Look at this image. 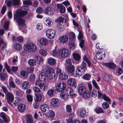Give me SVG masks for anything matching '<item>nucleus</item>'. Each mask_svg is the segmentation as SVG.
<instances>
[{"label":"nucleus","instance_id":"25","mask_svg":"<svg viewBox=\"0 0 123 123\" xmlns=\"http://www.w3.org/2000/svg\"><path fill=\"white\" fill-rule=\"evenodd\" d=\"M47 62L48 64L51 65H53L56 63L55 60L53 58H49L48 59Z\"/></svg>","mask_w":123,"mask_h":123},{"label":"nucleus","instance_id":"47","mask_svg":"<svg viewBox=\"0 0 123 123\" xmlns=\"http://www.w3.org/2000/svg\"><path fill=\"white\" fill-rule=\"evenodd\" d=\"M102 106L103 108L105 109L108 108L109 107V105L106 102H104L102 104Z\"/></svg>","mask_w":123,"mask_h":123},{"label":"nucleus","instance_id":"34","mask_svg":"<svg viewBox=\"0 0 123 123\" xmlns=\"http://www.w3.org/2000/svg\"><path fill=\"white\" fill-rule=\"evenodd\" d=\"M38 86L41 90L43 91H45L47 88L46 85L43 83H40Z\"/></svg>","mask_w":123,"mask_h":123},{"label":"nucleus","instance_id":"39","mask_svg":"<svg viewBox=\"0 0 123 123\" xmlns=\"http://www.w3.org/2000/svg\"><path fill=\"white\" fill-rule=\"evenodd\" d=\"M6 73H0V79L1 80L4 81L7 77Z\"/></svg>","mask_w":123,"mask_h":123},{"label":"nucleus","instance_id":"40","mask_svg":"<svg viewBox=\"0 0 123 123\" xmlns=\"http://www.w3.org/2000/svg\"><path fill=\"white\" fill-rule=\"evenodd\" d=\"M55 91L54 89L49 90L47 92V94L49 96H53Z\"/></svg>","mask_w":123,"mask_h":123},{"label":"nucleus","instance_id":"14","mask_svg":"<svg viewBox=\"0 0 123 123\" xmlns=\"http://www.w3.org/2000/svg\"><path fill=\"white\" fill-rule=\"evenodd\" d=\"M103 65L109 68L112 69L115 68L116 67L115 65L112 62L104 63H103Z\"/></svg>","mask_w":123,"mask_h":123},{"label":"nucleus","instance_id":"42","mask_svg":"<svg viewBox=\"0 0 123 123\" xmlns=\"http://www.w3.org/2000/svg\"><path fill=\"white\" fill-rule=\"evenodd\" d=\"M68 123H80L79 120H73L72 119L69 118L68 120Z\"/></svg>","mask_w":123,"mask_h":123},{"label":"nucleus","instance_id":"50","mask_svg":"<svg viewBox=\"0 0 123 123\" xmlns=\"http://www.w3.org/2000/svg\"><path fill=\"white\" fill-rule=\"evenodd\" d=\"M116 72L117 75H120L123 73V70L122 68H117Z\"/></svg>","mask_w":123,"mask_h":123},{"label":"nucleus","instance_id":"64","mask_svg":"<svg viewBox=\"0 0 123 123\" xmlns=\"http://www.w3.org/2000/svg\"><path fill=\"white\" fill-rule=\"evenodd\" d=\"M9 86L12 88H14L15 87V85L13 82H9Z\"/></svg>","mask_w":123,"mask_h":123},{"label":"nucleus","instance_id":"19","mask_svg":"<svg viewBox=\"0 0 123 123\" xmlns=\"http://www.w3.org/2000/svg\"><path fill=\"white\" fill-rule=\"evenodd\" d=\"M39 42L41 45L44 46L47 45L48 43V40L44 38H42L40 40Z\"/></svg>","mask_w":123,"mask_h":123},{"label":"nucleus","instance_id":"32","mask_svg":"<svg viewBox=\"0 0 123 123\" xmlns=\"http://www.w3.org/2000/svg\"><path fill=\"white\" fill-rule=\"evenodd\" d=\"M76 47L75 44L72 41H69L68 43L69 48L71 50L74 49Z\"/></svg>","mask_w":123,"mask_h":123},{"label":"nucleus","instance_id":"18","mask_svg":"<svg viewBox=\"0 0 123 123\" xmlns=\"http://www.w3.org/2000/svg\"><path fill=\"white\" fill-rule=\"evenodd\" d=\"M46 117L48 118H53L55 116L54 112L52 110H49L46 114Z\"/></svg>","mask_w":123,"mask_h":123},{"label":"nucleus","instance_id":"55","mask_svg":"<svg viewBox=\"0 0 123 123\" xmlns=\"http://www.w3.org/2000/svg\"><path fill=\"white\" fill-rule=\"evenodd\" d=\"M102 97L107 102L110 101H111L110 99L108 97L105 95H103Z\"/></svg>","mask_w":123,"mask_h":123},{"label":"nucleus","instance_id":"44","mask_svg":"<svg viewBox=\"0 0 123 123\" xmlns=\"http://www.w3.org/2000/svg\"><path fill=\"white\" fill-rule=\"evenodd\" d=\"M91 77V75L89 74H86L83 76V77L84 79L89 80L90 78Z\"/></svg>","mask_w":123,"mask_h":123},{"label":"nucleus","instance_id":"13","mask_svg":"<svg viewBox=\"0 0 123 123\" xmlns=\"http://www.w3.org/2000/svg\"><path fill=\"white\" fill-rule=\"evenodd\" d=\"M85 69L81 66L78 67L76 69V74L79 75H82L85 73Z\"/></svg>","mask_w":123,"mask_h":123},{"label":"nucleus","instance_id":"28","mask_svg":"<svg viewBox=\"0 0 123 123\" xmlns=\"http://www.w3.org/2000/svg\"><path fill=\"white\" fill-rule=\"evenodd\" d=\"M88 114V112H87L85 109H82L80 112V115L82 117H84L86 116Z\"/></svg>","mask_w":123,"mask_h":123},{"label":"nucleus","instance_id":"15","mask_svg":"<svg viewBox=\"0 0 123 123\" xmlns=\"http://www.w3.org/2000/svg\"><path fill=\"white\" fill-rule=\"evenodd\" d=\"M59 101L58 100L55 98L52 99L50 101V105L52 107H55L57 106Z\"/></svg>","mask_w":123,"mask_h":123},{"label":"nucleus","instance_id":"43","mask_svg":"<svg viewBox=\"0 0 123 123\" xmlns=\"http://www.w3.org/2000/svg\"><path fill=\"white\" fill-rule=\"evenodd\" d=\"M0 116L2 118L4 121L6 122H7V119L4 113L1 112L0 114Z\"/></svg>","mask_w":123,"mask_h":123},{"label":"nucleus","instance_id":"12","mask_svg":"<svg viewBox=\"0 0 123 123\" xmlns=\"http://www.w3.org/2000/svg\"><path fill=\"white\" fill-rule=\"evenodd\" d=\"M46 77H48L45 73L44 72L40 73L39 76V79L41 82H44L46 80Z\"/></svg>","mask_w":123,"mask_h":123},{"label":"nucleus","instance_id":"49","mask_svg":"<svg viewBox=\"0 0 123 123\" xmlns=\"http://www.w3.org/2000/svg\"><path fill=\"white\" fill-rule=\"evenodd\" d=\"M60 96L61 98L62 99H65L67 98V97L66 95V93L64 92H61L60 94Z\"/></svg>","mask_w":123,"mask_h":123},{"label":"nucleus","instance_id":"10","mask_svg":"<svg viewBox=\"0 0 123 123\" xmlns=\"http://www.w3.org/2000/svg\"><path fill=\"white\" fill-rule=\"evenodd\" d=\"M45 73L47 75V76L49 77V78H50L51 79L52 78V76L55 75L53 69L51 68H49L46 73Z\"/></svg>","mask_w":123,"mask_h":123},{"label":"nucleus","instance_id":"61","mask_svg":"<svg viewBox=\"0 0 123 123\" xmlns=\"http://www.w3.org/2000/svg\"><path fill=\"white\" fill-rule=\"evenodd\" d=\"M48 67L46 65H44L43 66L42 68V70L45 73H46L48 69Z\"/></svg>","mask_w":123,"mask_h":123},{"label":"nucleus","instance_id":"26","mask_svg":"<svg viewBox=\"0 0 123 123\" xmlns=\"http://www.w3.org/2000/svg\"><path fill=\"white\" fill-rule=\"evenodd\" d=\"M27 123H33V118L31 116L28 115L26 116Z\"/></svg>","mask_w":123,"mask_h":123},{"label":"nucleus","instance_id":"38","mask_svg":"<svg viewBox=\"0 0 123 123\" xmlns=\"http://www.w3.org/2000/svg\"><path fill=\"white\" fill-rule=\"evenodd\" d=\"M39 54L45 56L47 54V51L45 49H40L39 51Z\"/></svg>","mask_w":123,"mask_h":123},{"label":"nucleus","instance_id":"56","mask_svg":"<svg viewBox=\"0 0 123 123\" xmlns=\"http://www.w3.org/2000/svg\"><path fill=\"white\" fill-rule=\"evenodd\" d=\"M97 93L96 90H92L91 94V95L92 97H95L97 96Z\"/></svg>","mask_w":123,"mask_h":123},{"label":"nucleus","instance_id":"53","mask_svg":"<svg viewBox=\"0 0 123 123\" xmlns=\"http://www.w3.org/2000/svg\"><path fill=\"white\" fill-rule=\"evenodd\" d=\"M66 111L68 112H70L72 111V108L70 105H67L66 106Z\"/></svg>","mask_w":123,"mask_h":123},{"label":"nucleus","instance_id":"9","mask_svg":"<svg viewBox=\"0 0 123 123\" xmlns=\"http://www.w3.org/2000/svg\"><path fill=\"white\" fill-rule=\"evenodd\" d=\"M66 93H67L68 95L71 96V97H74L76 94L74 93L73 89L71 87H68L66 89Z\"/></svg>","mask_w":123,"mask_h":123},{"label":"nucleus","instance_id":"4","mask_svg":"<svg viewBox=\"0 0 123 123\" xmlns=\"http://www.w3.org/2000/svg\"><path fill=\"white\" fill-rule=\"evenodd\" d=\"M79 34L78 35V39L79 40V45L82 50H84L85 49V47L84 46V41L82 40L83 38V34L79 30Z\"/></svg>","mask_w":123,"mask_h":123},{"label":"nucleus","instance_id":"35","mask_svg":"<svg viewBox=\"0 0 123 123\" xmlns=\"http://www.w3.org/2000/svg\"><path fill=\"white\" fill-rule=\"evenodd\" d=\"M87 57V56L86 55H84L83 57V60L87 63L88 66H90L91 65V63Z\"/></svg>","mask_w":123,"mask_h":123},{"label":"nucleus","instance_id":"58","mask_svg":"<svg viewBox=\"0 0 123 123\" xmlns=\"http://www.w3.org/2000/svg\"><path fill=\"white\" fill-rule=\"evenodd\" d=\"M23 94V92L20 90L17 91L16 93L17 95L19 96H21Z\"/></svg>","mask_w":123,"mask_h":123},{"label":"nucleus","instance_id":"2","mask_svg":"<svg viewBox=\"0 0 123 123\" xmlns=\"http://www.w3.org/2000/svg\"><path fill=\"white\" fill-rule=\"evenodd\" d=\"M37 47L34 44L32 43H29L23 46V49L25 51L30 52H34L37 49Z\"/></svg>","mask_w":123,"mask_h":123},{"label":"nucleus","instance_id":"31","mask_svg":"<svg viewBox=\"0 0 123 123\" xmlns=\"http://www.w3.org/2000/svg\"><path fill=\"white\" fill-rule=\"evenodd\" d=\"M60 49H54L53 51L52 55L54 57H57L58 56H60Z\"/></svg>","mask_w":123,"mask_h":123},{"label":"nucleus","instance_id":"63","mask_svg":"<svg viewBox=\"0 0 123 123\" xmlns=\"http://www.w3.org/2000/svg\"><path fill=\"white\" fill-rule=\"evenodd\" d=\"M27 98L28 101L32 102L33 100L32 96L30 95H28L26 96Z\"/></svg>","mask_w":123,"mask_h":123},{"label":"nucleus","instance_id":"36","mask_svg":"<svg viewBox=\"0 0 123 123\" xmlns=\"http://www.w3.org/2000/svg\"><path fill=\"white\" fill-rule=\"evenodd\" d=\"M36 60L31 59H29L28 61V63L29 65L31 66H33L35 64Z\"/></svg>","mask_w":123,"mask_h":123},{"label":"nucleus","instance_id":"7","mask_svg":"<svg viewBox=\"0 0 123 123\" xmlns=\"http://www.w3.org/2000/svg\"><path fill=\"white\" fill-rule=\"evenodd\" d=\"M66 86V84L64 83H58L56 85V90L58 92H62L65 89Z\"/></svg>","mask_w":123,"mask_h":123},{"label":"nucleus","instance_id":"46","mask_svg":"<svg viewBox=\"0 0 123 123\" xmlns=\"http://www.w3.org/2000/svg\"><path fill=\"white\" fill-rule=\"evenodd\" d=\"M74 58L76 60H79L80 59V56L79 54H74L73 55Z\"/></svg>","mask_w":123,"mask_h":123},{"label":"nucleus","instance_id":"51","mask_svg":"<svg viewBox=\"0 0 123 123\" xmlns=\"http://www.w3.org/2000/svg\"><path fill=\"white\" fill-rule=\"evenodd\" d=\"M12 4L13 6H16L19 3V0H12Z\"/></svg>","mask_w":123,"mask_h":123},{"label":"nucleus","instance_id":"52","mask_svg":"<svg viewBox=\"0 0 123 123\" xmlns=\"http://www.w3.org/2000/svg\"><path fill=\"white\" fill-rule=\"evenodd\" d=\"M42 98V95L40 94H38L36 95V100L37 102L39 101Z\"/></svg>","mask_w":123,"mask_h":123},{"label":"nucleus","instance_id":"57","mask_svg":"<svg viewBox=\"0 0 123 123\" xmlns=\"http://www.w3.org/2000/svg\"><path fill=\"white\" fill-rule=\"evenodd\" d=\"M75 35L72 32H70L69 35V37L71 39H73L75 37Z\"/></svg>","mask_w":123,"mask_h":123},{"label":"nucleus","instance_id":"17","mask_svg":"<svg viewBox=\"0 0 123 123\" xmlns=\"http://www.w3.org/2000/svg\"><path fill=\"white\" fill-rule=\"evenodd\" d=\"M57 7L59 9L60 12L61 13H63L65 11V8L62 5L58 4L57 5Z\"/></svg>","mask_w":123,"mask_h":123},{"label":"nucleus","instance_id":"3","mask_svg":"<svg viewBox=\"0 0 123 123\" xmlns=\"http://www.w3.org/2000/svg\"><path fill=\"white\" fill-rule=\"evenodd\" d=\"M78 91L80 94L83 95V97L84 98H86L90 96V94L88 93H87L86 88L84 86H80L78 89Z\"/></svg>","mask_w":123,"mask_h":123},{"label":"nucleus","instance_id":"5","mask_svg":"<svg viewBox=\"0 0 123 123\" xmlns=\"http://www.w3.org/2000/svg\"><path fill=\"white\" fill-rule=\"evenodd\" d=\"M60 56L62 58H66L69 55V54L68 49L62 48L60 49Z\"/></svg>","mask_w":123,"mask_h":123},{"label":"nucleus","instance_id":"16","mask_svg":"<svg viewBox=\"0 0 123 123\" xmlns=\"http://www.w3.org/2000/svg\"><path fill=\"white\" fill-rule=\"evenodd\" d=\"M66 69L68 72L72 73L74 72V71L75 67L73 65L70 64L67 66Z\"/></svg>","mask_w":123,"mask_h":123},{"label":"nucleus","instance_id":"21","mask_svg":"<svg viewBox=\"0 0 123 123\" xmlns=\"http://www.w3.org/2000/svg\"><path fill=\"white\" fill-rule=\"evenodd\" d=\"M18 108L19 112H23L25 109V105L23 104H20L18 106Z\"/></svg>","mask_w":123,"mask_h":123},{"label":"nucleus","instance_id":"37","mask_svg":"<svg viewBox=\"0 0 123 123\" xmlns=\"http://www.w3.org/2000/svg\"><path fill=\"white\" fill-rule=\"evenodd\" d=\"M30 86L29 82L28 81H26L24 82L22 84V86L24 89H28Z\"/></svg>","mask_w":123,"mask_h":123},{"label":"nucleus","instance_id":"60","mask_svg":"<svg viewBox=\"0 0 123 123\" xmlns=\"http://www.w3.org/2000/svg\"><path fill=\"white\" fill-rule=\"evenodd\" d=\"M56 74L58 75H59L61 73V70L60 68H56Z\"/></svg>","mask_w":123,"mask_h":123},{"label":"nucleus","instance_id":"8","mask_svg":"<svg viewBox=\"0 0 123 123\" xmlns=\"http://www.w3.org/2000/svg\"><path fill=\"white\" fill-rule=\"evenodd\" d=\"M6 99L9 104L12 106V105L11 103L12 102L14 99V96L13 94L10 92H7L6 95Z\"/></svg>","mask_w":123,"mask_h":123},{"label":"nucleus","instance_id":"33","mask_svg":"<svg viewBox=\"0 0 123 123\" xmlns=\"http://www.w3.org/2000/svg\"><path fill=\"white\" fill-rule=\"evenodd\" d=\"M44 23L46 25L49 26L51 25L52 24V22L49 18H46L44 21Z\"/></svg>","mask_w":123,"mask_h":123},{"label":"nucleus","instance_id":"24","mask_svg":"<svg viewBox=\"0 0 123 123\" xmlns=\"http://www.w3.org/2000/svg\"><path fill=\"white\" fill-rule=\"evenodd\" d=\"M68 76L65 73H61L59 75V78L61 80H63L68 78Z\"/></svg>","mask_w":123,"mask_h":123},{"label":"nucleus","instance_id":"62","mask_svg":"<svg viewBox=\"0 0 123 123\" xmlns=\"http://www.w3.org/2000/svg\"><path fill=\"white\" fill-rule=\"evenodd\" d=\"M17 41L19 43L22 42L23 40V37L21 36H18L17 38Z\"/></svg>","mask_w":123,"mask_h":123},{"label":"nucleus","instance_id":"45","mask_svg":"<svg viewBox=\"0 0 123 123\" xmlns=\"http://www.w3.org/2000/svg\"><path fill=\"white\" fill-rule=\"evenodd\" d=\"M95 111L97 113H104V111L101 108L97 107L95 109Z\"/></svg>","mask_w":123,"mask_h":123},{"label":"nucleus","instance_id":"54","mask_svg":"<svg viewBox=\"0 0 123 123\" xmlns=\"http://www.w3.org/2000/svg\"><path fill=\"white\" fill-rule=\"evenodd\" d=\"M33 90L34 92L36 93L40 92L41 91L40 89L37 86H34L33 87Z\"/></svg>","mask_w":123,"mask_h":123},{"label":"nucleus","instance_id":"1","mask_svg":"<svg viewBox=\"0 0 123 123\" xmlns=\"http://www.w3.org/2000/svg\"><path fill=\"white\" fill-rule=\"evenodd\" d=\"M27 11L18 10L16 11L15 14H14V19L16 20L18 25L20 26L22 25L26 26L24 25L25 20L20 18V17L24 16L27 13Z\"/></svg>","mask_w":123,"mask_h":123},{"label":"nucleus","instance_id":"20","mask_svg":"<svg viewBox=\"0 0 123 123\" xmlns=\"http://www.w3.org/2000/svg\"><path fill=\"white\" fill-rule=\"evenodd\" d=\"M105 54H103V55L99 51L97 52L96 55V57L99 60L102 59L104 58L105 56Z\"/></svg>","mask_w":123,"mask_h":123},{"label":"nucleus","instance_id":"27","mask_svg":"<svg viewBox=\"0 0 123 123\" xmlns=\"http://www.w3.org/2000/svg\"><path fill=\"white\" fill-rule=\"evenodd\" d=\"M103 79L104 80L107 82H109L110 80V76L106 73H104Z\"/></svg>","mask_w":123,"mask_h":123},{"label":"nucleus","instance_id":"41","mask_svg":"<svg viewBox=\"0 0 123 123\" xmlns=\"http://www.w3.org/2000/svg\"><path fill=\"white\" fill-rule=\"evenodd\" d=\"M92 83L94 87L98 90H99L100 88L98 84L94 80H93L92 81Z\"/></svg>","mask_w":123,"mask_h":123},{"label":"nucleus","instance_id":"30","mask_svg":"<svg viewBox=\"0 0 123 123\" xmlns=\"http://www.w3.org/2000/svg\"><path fill=\"white\" fill-rule=\"evenodd\" d=\"M40 108L42 111L45 112L48 109L49 106L47 105L44 104L41 105Z\"/></svg>","mask_w":123,"mask_h":123},{"label":"nucleus","instance_id":"22","mask_svg":"<svg viewBox=\"0 0 123 123\" xmlns=\"http://www.w3.org/2000/svg\"><path fill=\"white\" fill-rule=\"evenodd\" d=\"M60 42L62 43H66L68 41V37L66 36H63L59 38Z\"/></svg>","mask_w":123,"mask_h":123},{"label":"nucleus","instance_id":"29","mask_svg":"<svg viewBox=\"0 0 123 123\" xmlns=\"http://www.w3.org/2000/svg\"><path fill=\"white\" fill-rule=\"evenodd\" d=\"M14 47L15 49L19 51L22 49V46L20 43H16L14 44Z\"/></svg>","mask_w":123,"mask_h":123},{"label":"nucleus","instance_id":"6","mask_svg":"<svg viewBox=\"0 0 123 123\" xmlns=\"http://www.w3.org/2000/svg\"><path fill=\"white\" fill-rule=\"evenodd\" d=\"M46 36L49 39H53L55 37V32L52 29H48L46 31Z\"/></svg>","mask_w":123,"mask_h":123},{"label":"nucleus","instance_id":"11","mask_svg":"<svg viewBox=\"0 0 123 123\" xmlns=\"http://www.w3.org/2000/svg\"><path fill=\"white\" fill-rule=\"evenodd\" d=\"M54 11L53 8L51 6L48 7L46 8L45 10V13L49 15H50L53 14Z\"/></svg>","mask_w":123,"mask_h":123},{"label":"nucleus","instance_id":"59","mask_svg":"<svg viewBox=\"0 0 123 123\" xmlns=\"http://www.w3.org/2000/svg\"><path fill=\"white\" fill-rule=\"evenodd\" d=\"M36 28L38 30H40L43 28V26L42 24L41 23L38 24L36 26Z\"/></svg>","mask_w":123,"mask_h":123},{"label":"nucleus","instance_id":"23","mask_svg":"<svg viewBox=\"0 0 123 123\" xmlns=\"http://www.w3.org/2000/svg\"><path fill=\"white\" fill-rule=\"evenodd\" d=\"M76 83V80L74 78H71L68 79V83L70 86H73Z\"/></svg>","mask_w":123,"mask_h":123},{"label":"nucleus","instance_id":"48","mask_svg":"<svg viewBox=\"0 0 123 123\" xmlns=\"http://www.w3.org/2000/svg\"><path fill=\"white\" fill-rule=\"evenodd\" d=\"M73 62V60L72 59L70 58H68L66 59L65 62L66 63L69 65L70 64H72Z\"/></svg>","mask_w":123,"mask_h":123}]
</instances>
